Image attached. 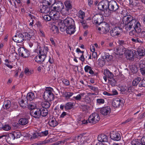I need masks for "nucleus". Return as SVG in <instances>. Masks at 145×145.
<instances>
[{"label": "nucleus", "mask_w": 145, "mask_h": 145, "mask_svg": "<svg viewBox=\"0 0 145 145\" xmlns=\"http://www.w3.org/2000/svg\"><path fill=\"white\" fill-rule=\"evenodd\" d=\"M121 30V28L115 27L110 31V33L111 36L113 37L118 36L120 34V31Z\"/></svg>", "instance_id": "obj_16"}, {"label": "nucleus", "mask_w": 145, "mask_h": 145, "mask_svg": "<svg viewBox=\"0 0 145 145\" xmlns=\"http://www.w3.org/2000/svg\"><path fill=\"white\" fill-rule=\"evenodd\" d=\"M57 6L54 7H51V10L49 14L52 16L55 19H57L59 17L60 12L62 13V14H66V12L64 10V6L63 4L61 2H59L56 4Z\"/></svg>", "instance_id": "obj_3"}, {"label": "nucleus", "mask_w": 145, "mask_h": 145, "mask_svg": "<svg viewBox=\"0 0 145 145\" xmlns=\"http://www.w3.org/2000/svg\"><path fill=\"white\" fill-rule=\"evenodd\" d=\"M21 136V133L18 131H14L12 133L10 134V137H11L13 140L20 138Z\"/></svg>", "instance_id": "obj_25"}, {"label": "nucleus", "mask_w": 145, "mask_h": 145, "mask_svg": "<svg viewBox=\"0 0 145 145\" xmlns=\"http://www.w3.org/2000/svg\"><path fill=\"white\" fill-rule=\"evenodd\" d=\"M92 56L93 58L96 59L97 57V53L95 52H92Z\"/></svg>", "instance_id": "obj_63"}, {"label": "nucleus", "mask_w": 145, "mask_h": 145, "mask_svg": "<svg viewBox=\"0 0 145 145\" xmlns=\"http://www.w3.org/2000/svg\"><path fill=\"white\" fill-rule=\"evenodd\" d=\"M101 27H97L96 29L101 34H106L109 33L110 30L109 25L105 22L102 23Z\"/></svg>", "instance_id": "obj_7"}, {"label": "nucleus", "mask_w": 145, "mask_h": 145, "mask_svg": "<svg viewBox=\"0 0 145 145\" xmlns=\"http://www.w3.org/2000/svg\"><path fill=\"white\" fill-rule=\"evenodd\" d=\"M119 45L118 46H122L123 47H125L126 46L127 44L126 41L122 40H119L118 42Z\"/></svg>", "instance_id": "obj_50"}, {"label": "nucleus", "mask_w": 145, "mask_h": 145, "mask_svg": "<svg viewBox=\"0 0 145 145\" xmlns=\"http://www.w3.org/2000/svg\"><path fill=\"white\" fill-rule=\"evenodd\" d=\"M14 140L12 139L11 137H10V134L7 138V141L9 144H12V141L13 140Z\"/></svg>", "instance_id": "obj_60"}, {"label": "nucleus", "mask_w": 145, "mask_h": 145, "mask_svg": "<svg viewBox=\"0 0 145 145\" xmlns=\"http://www.w3.org/2000/svg\"><path fill=\"white\" fill-rule=\"evenodd\" d=\"M104 74L107 77L108 79L113 78L114 76L112 73L108 69L106 70L104 72Z\"/></svg>", "instance_id": "obj_38"}, {"label": "nucleus", "mask_w": 145, "mask_h": 145, "mask_svg": "<svg viewBox=\"0 0 145 145\" xmlns=\"http://www.w3.org/2000/svg\"><path fill=\"white\" fill-rule=\"evenodd\" d=\"M64 3L66 8V9H65V12H66V14H67L69 10L72 8V1L69 0H67L64 2Z\"/></svg>", "instance_id": "obj_24"}, {"label": "nucleus", "mask_w": 145, "mask_h": 145, "mask_svg": "<svg viewBox=\"0 0 145 145\" xmlns=\"http://www.w3.org/2000/svg\"><path fill=\"white\" fill-rule=\"evenodd\" d=\"M43 18L47 21H49L51 19L50 17L49 16L47 15H45L43 17Z\"/></svg>", "instance_id": "obj_62"}, {"label": "nucleus", "mask_w": 145, "mask_h": 145, "mask_svg": "<svg viewBox=\"0 0 145 145\" xmlns=\"http://www.w3.org/2000/svg\"><path fill=\"white\" fill-rule=\"evenodd\" d=\"M112 93H111V96L117 95L118 93L117 91L116 90H113L112 91Z\"/></svg>", "instance_id": "obj_64"}, {"label": "nucleus", "mask_w": 145, "mask_h": 145, "mask_svg": "<svg viewBox=\"0 0 145 145\" xmlns=\"http://www.w3.org/2000/svg\"><path fill=\"white\" fill-rule=\"evenodd\" d=\"M51 11L50 8L47 5H41L40 7L39 11L42 13H47Z\"/></svg>", "instance_id": "obj_21"}, {"label": "nucleus", "mask_w": 145, "mask_h": 145, "mask_svg": "<svg viewBox=\"0 0 145 145\" xmlns=\"http://www.w3.org/2000/svg\"><path fill=\"white\" fill-rule=\"evenodd\" d=\"M27 16L29 20V22H35V17L34 16L30 13H28L27 14Z\"/></svg>", "instance_id": "obj_44"}, {"label": "nucleus", "mask_w": 145, "mask_h": 145, "mask_svg": "<svg viewBox=\"0 0 145 145\" xmlns=\"http://www.w3.org/2000/svg\"><path fill=\"white\" fill-rule=\"evenodd\" d=\"M18 51L19 55L24 58L27 57L30 55V51L23 47H20Z\"/></svg>", "instance_id": "obj_10"}, {"label": "nucleus", "mask_w": 145, "mask_h": 145, "mask_svg": "<svg viewBox=\"0 0 145 145\" xmlns=\"http://www.w3.org/2000/svg\"><path fill=\"white\" fill-rule=\"evenodd\" d=\"M108 83L112 86H115L116 84V81L113 78L108 79Z\"/></svg>", "instance_id": "obj_49"}, {"label": "nucleus", "mask_w": 145, "mask_h": 145, "mask_svg": "<svg viewBox=\"0 0 145 145\" xmlns=\"http://www.w3.org/2000/svg\"><path fill=\"white\" fill-rule=\"evenodd\" d=\"M40 108H36L31 110L30 112L31 115L35 118H39L40 116Z\"/></svg>", "instance_id": "obj_19"}, {"label": "nucleus", "mask_w": 145, "mask_h": 145, "mask_svg": "<svg viewBox=\"0 0 145 145\" xmlns=\"http://www.w3.org/2000/svg\"><path fill=\"white\" fill-rule=\"evenodd\" d=\"M11 106V101L9 100L4 101L3 105V107L4 109L7 110L10 108Z\"/></svg>", "instance_id": "obj_29"}, {"label": "nucleus", "mask_w": 145, "mask_h": 145, "mask_svg": "<svg viewBox=\"0 0 145 145\" xmlns=\"http://www.w3.org/2000/svg\"><path fill=\"white\" fill-rule=\"evenodd\" d=\"M22 33H17L12 37L13 40L17 43H21L24 41Z\"/></svg>", "instance_id": "obj_13"}, {"label": "nucleus", "mask_w": 145, "mask_h": 145, "mask_svg": "<svg viewBox=\"0 0 145 145\" xmlns=\"http://www.w3.org/2000/svg\"><path fill=\"white\" fill-rule=\"evenodd\" d=\"M77 14L78 17L82 19H83L85 16V13L81 10L78 11Z\"/></svg>", "instance_id": "obj_42"}, {"label": "nucleus", "mask_w": 145, "mask_h": 145, "mask_svg": "<svg viewBox=\"0 0 145 145\" xmlns=\"http://www.w3.org/2000/svg\"><path fill=\"white\" fill-rule=\"evenodd\" d=\"M27 107L29 110L31 111L36 109V105L34 103L31 102L29 103V105Z\"/></svg>", "instance_id": "obj_45"}, {"label": "nucleus", "mask_w": 145, "mask_h": 145, "mask_svg": "<svg viewBox=\"0 0 145 145\" xmlns=\"http://www.w3.org/2000/svg\"><path fill=\"white\" fill-rule=\"evenodd\" d=\"M45 3L49 6L52 5V6L56 3V0H45Z\"/></svg>", "instance_id": "obj_46"}, {"label": "nucleus", "mask_w": 145, "mask_h": 145, "mask_svg": "<svg viewBox=\"0 0 145 145\" xmlns=\"http://www.w3.org/2000/svg\"><path fill=\"white\" fill-rule=\"evenodd\" d=\"M105 60L103 58L102 59L99 58L97 61L98 64L100 67L103 66L105 64Z\"/></svg>", "instance_id": "obj_41"}, {"label": "nucleus", "mask_w": 145, "mask_h": 145, "mask_svg": "<svg viewBox=\"0 0 145 145\" xmlns=\"http://www.w3.org/2000/svg\"><path fill=\"white\" fill-rule=\"evenodd\" d=\"M61 80L65 86H69L70 85L69 80L64 78H62Z\"/></svg>", "instance_id": "obj_52"}, {"label": "nucleus", "mask_w": 145, "mask_h": 145, "mask_svg": "<svg viewBox=\"0 0 145 145\" xmlns=\"http://www.w3.org/2000/svg\"><path fill=\"white\" fill-rule=\"evenodd\" d=\"M93 68L88 65H86L84 67L85 71L86 72H89L91 75L94 74V72L92 70Z\"/></svg>", "instance_id": "obj_28"}, {"label": "nucleus", "mask_w": 145, "mask_h": 145, "mask_svg": "<svg viewBox=\"0 0 145 145\" xmlns=\"http://www.w3.org/2000/svg\"><path fill=\"white\" fill-rule=\"evenodd\" d=\"M122 100L119 98H116L113 101L112 105L114 107H119L121 104L122 103Z\"/></svg>", "instance_id": "obj_18"}, {"label": "nucleus", "mask_w": 145, "mask_h": 145, "mask_svg": "<svg viewBox=\"0 0 145 145\" xmlns=\"http://www.w3.org/2000/svg\"><path fill=\"white\" fill-rule=\"evenodd\" d=\"M87 87L89 89L91 90L95 93H97L99 92L98 89L97 87L93 86L89 84L87 85Z\"/></svg>", "instance_id": "obj_40"}, {"label": "nucleus", "mask_w": 145, "mask_h": 145, "mask_svg": "<svg viewBox=\"0 0 145 145\" xmlns=\"http://www.w3.org/2000/svg\"><path fill=\"white\" fill-rule=\"evenodd\" d=\"M48 123L50 127H55L58 124V123L56 120L55 118L50 119Z\"/></svg>", "instance_id": "obj_26"}, {"label": "nucleus", "mask_w": 145, "mask_h": 145, "mask_svg": "<svg viewBox=\"0 0 145 145\" xmlns=\"http://www.w3.org/2000/svg\"><path fill=\"white\" fill-rule=\"evenodd\" d=\"M102 58L105 60L106 61H107V62H108L111 60L112 56L110 55L109 53L105 52Z\"/></svg>", "instance_id": "obj_32"}, {"label": "nucleus", "mask_w": 145, "mask_h": 145, "mask_svg": "<svg viewBox=\"0 0 145 145\" xmlns=\"http://www.w3.org/2000/svg\"><path fill=\"white\" fill-rule=\"evenodd\" d=\"M48 50V47L47 46H44L43 49L40 48L38 54L39 56H37L35 58V61L40 63H41L44 61L47 57V54Z\"/></svg>", "instance_id": "obj_4"}, {"label": "nucleus", "mask_w": 145, "mask_h": 145, "mask_svg": "<svg viewBox=\"0 0 145 145\" xmlns=\"http://www.w3.org/2000/svg\"><path fill=\"white\" fill-rule=\"evenodd\" d=\"M40 109V116H46L48 114V111L47 109L41 108Z\"/></svg>", "instance_id": "obj_36"}, {"label": "nucleus", "mask_w": 145, "mask_h": 145, "mask_svg": "<svg viewBox=\"0 0 145 145\" xmlns=\"http://www.w3.org/2000/svg\"><path fill=\"white\" fill-rule=\"evenodd\" d=\"M34 71L33 69H30L27 68H26L25 69V73L28 75H30L33 73Z\"/></svg>", "instance_id": "obj_48"}, {"label": "nucleus", "mask_w": 145, "mask_h": 145, "mask_svg": "<svg viewBox=\"0 0 145 145\" xmlns=\"http://www.w3.org/2000/svg\"><path fill=\"white\" fill-rule=\"evenodd\" d=\"M53 89L51 87L48 88L44 93L43 97L45 100L51 101L54 100V95L52 91Z\"/></svg>", "instance_id": "obj_6"}, {"label": "nucleus", "mask_w": 145, "mask_h": 145, "mask_svg": "<svg viewBox=\"0 0 145 145\" xmlns=\"http://www.w3.org/2000/svg\"><path fill=\"white\" fill-rule=\"evenodd\" d=\"M141 80V78L139 77H137L135 78L132 82V85L134 86H136Z\"/></svg>", "instance_id": "obj_34"}, {"label": "nucleus", "mask_w": 145, "mask_h": 145, "mask_svg": "<svg viewBox=\"0 0 145 145\" xmlns=\"http://www.w3.org/2000/svg\"><path fill=\"white\" fill-rule=\"evenodd\" d=\"M92 20L94 23L99 25L103 22L104 18L102 14H96L93 17Z\"/></svg>", "instance_id": "obj_9"}, {"label": "nucleus", "mask_w": 145, "mask_h": 145, "mask_svg": "<svg viewBox=\"0 0 145 145\" xmlns=\"http://www.w3.org/2000/svg\"><path fill=\"white\" fill-rule=\"evenodd\" d=\"M35 94L33 92L28 93L27 95L26 98L27 101H31L35 98Z\"/></svg>", "instance_id": "obj_31"}, {"label": "nucleus", "mask_w": 145, "mask_h": 145, "mask_svg": "<svg viewBox=\"0 0 145 145\" xmlns=\"http://www.w3.org/2000/svg\"><path fill=\"white\" fill-rule=\"evenodd\" d=\"M73 94V93L66 92L65 94V96L66 99H68L72 96Z\"/></svg>", "instance_id": "obj_55"}, {"label": "nucleus", "mask_w": 145, "mask_h": 145, "mask_svg": "<svg viewBox=\"0 0 145 145\" xmlns=\"http://www.w3.org/2000/svg\"><path fill=\"white\" fill-rule=\"evenodd\" d=\"M126 48L122 46H117L114 50V53L116 55H122L124 53Z\"/></svg>", "instance_id": "obj_14"}, {"label": "nucleus", "mask_w": 145, "mask_h": 145, "mask_svg": "<svg viewBox=\"0 0 145 145\" xmlns=\"http://www.w3.org/2000/svg\"><path fill=\"white\" fill-rule=\"evenodd\" d=\"M134 55L133 52L131 50L127 51L125 54V56L128 60L130 61H133L134 58Z\"/></svg>", "instance_id": "obj_20"}, {"label": "nucleus", "mask_w": 145, "mask_h": 145, "mask_svg": "<svg viewBox=\"0 0 145 145\" xmlns=\"http://www.w3.org/2000/svg\"><path fill=\"white\" fill-rule=\"evenodd\" d=\"M65 110L67 111L71 109L73 106V103L71 102H67L65 105Z\"/></svg>", "instance_id": "obj_39"}, {"label": "nucleus", "mask_w": 145, "mask_h": 145, "mask_svg": "<svg viewBox=\"0 0 145 145\" xmlns=\"http://www.w3.org/2000/svg\"><path fill=\"white\" fill-rule=\"evenodd\" d=\"M108 9L110 11H115L119 8L117 3L114 1H111L110 2L108 1Z\"/></svg>", "instance_id": "obj_11"}, {"label": "nucleus", "mask_w": 145, "mask_h": 145, "mask_svg": "<svg viewBox=\"0 0 145 145\" xmlns=\"http://www.w3.org/2000/svg\"><path fill=\"white\" fill-rule=\"evenodd\" d=\"M18 122L19 124L21 125H25L27 124L28 122V120L26 118H22L20 119Z\"/></svg>", "instance_id": "obj_30"}, {"label": "nucleus", "mask_w": 145, "mask_h": 145, "mask_svg": "<svg viewBox=\"0 0 145 145\" xmlns=\"http://www.w3.org/2000/svg\"><path fill=\"white\" fill-rule=\"evenodd\" d=\"M105 101L102 99H98L96 100V104L99 105L103 104L104 103Z\"/></svg>", "instance_id": "obj_53"}, {"label": "nucleus", "mask_w": 145, "mask_h": 145, "mask_svg": "<svg viewBox=\"0 0 145 145\" xmlns=\"http://www.w3.org/2000/svg\"><path fill=\"white\" fill-rule=\"evenodd\" d=\"M19 103L20 106L23 108H26L28 105V103L26 100H21L19 101Z\"/></svg>", "instance_id": "obj_27"}, {"label": "nucleus", "mask_w": 145, "mask_h": 145, "mask_svg": "<svg viewBox=\"0 0 145 145\" xmlns=\"http://www.w3.org/2000/svg\"><path fill=\"white\" fill-rule=\"evenodd\" d=\"M140 71L142 75L145 74V69L144 68L142 67L141 65H140Z\"/></svg>", "instance_id": "obj_61"}, {"label": "nucleus", "mask_w": 145, "mask_h": 145, "mask_svg": "<svg viewBox=\"0 0 145 145\" xmlns=\"http://www.w3.org/2000/svg\"><path fill=\"white\" fill-rule=\"evenodd\" d=\"M84 95V93H82L76 96H74L73 98L76 100H80L81 99L82 96H83Z\"/></svg>", "instance_id": "obj_54"}, {"label": "nucleus", "mask_w": 145, "mask_h": 145, "mask_svg": "<svg viewBox=\"0 0 145 145\" xmlns=\"http://www.w3.org/2000/svg\"><path fill=\"white\" fill-rule=\"evenodd\" d=\"M48 134V131L45 130L41 132L34 133L32 137H33V139H35L36 138H40L42 137L46 136Z\"/></svg>", "instance_id": "obj_15"}, {"label": "nucleus", "mask_w": 145, "mask_h": 145, "mask_svg": "<svg viewBox=\"0 0 145 145\" xmlns=\"http://www.w3.org/2000/svg\"><path fill=\"white\" fill-rule=\"evenodd\" d=\"M131 40L133 42H138V43H142V41L140 40L139 38H132Z\"/></svg>", "instance_id": "obj_59"}, {"label": "nucleus", "mask_w": 145, "mask_h": 145, "mask_svg": "<svg viewBox=\"0 0 145 145\" xmlns=\"http://www.w3.org/2000/svg\"><path fill=\"white\" fill-rule=\"evenodd\" d=\"M51 31L53 33H57L59 31L58 27L57 26L54 25L51 29Z\"/></svg>", "instance_id": "obj_43"}, {"label": "nucleus", "mask_w": 145, "mask_h": 145, "mask_svg": "<svg viewBox=\"0 0 145 145\" xmlns=\"http://www.w3.org/2000/svg\"><path fill=\"white\" fill-rule=\"evenodd\" d=\"M123 22L125 24L124 27L127 31H129L132 28L134 29L129 32L130 35L132 36L136 32L138 33L141 32L140 24L137 21L136 17H133L130 15L125 16L123 18Z\"/></svg>", "instance_id": "obj_1"}, {"label": "nucleus", "mask_w": 145, "mask_h": 145, "mask_svg": "<svg viewBox=\"0 0 145 145\" xmlns=\"http://www.w3.org/2000/svg\"><path fill=\"white\" fill-rule=\"evenodd\" d=\"M130 4L133 7H138L140 5V3L137 0H129Z\"/></svg>", "instance_id": "obj_35"}, {"label": "nucleus", "mask_w": 145, "mask_h": 145, "mask_svg": "<svg viewBox=\"0 0 145 145\" xmlns=\"http://www.w3.org/2000/svg\"><path fill=\"white\" fill-rule=\"evenodd\" d=\"M107 136L104 134H101L98 137V140L99 142H106L108 141Z\"/></svg>", "instance_id": "obj_22"}, {"label": "nucleus", "mask_w": 145, "mask_h": 145, "mask_svg": "<svg viewBox=\"0 0 145 145\" xmlns=\"http://www.w3.org/2000/svg\"><path fill=\"white\" fill-rule=\"evenodd\" d=\"M140 37L145 39V29H143L142 31L139 34Z\"/></svg>", "instance_id": "obj_58"}, {"label": "nucleus", "mask_w": 145, "mask_h": 145, "mask_svg": "<svg viewBox=\"0 0 145 145\" xmlns=\"http://www.w3.org/2000/svg\"><path fill=\"white\" fill-rule=\"evenodd\" d=\"M137 52L138 55L140 56H143L145 55V50L142 47L138 48Z\"/></svg>", "instance_id": "obj_33"}, {"label": "nucleus", "mask_w": 145, "mask_h": 145, "mask_svg": "<svg viewBox=\"0 0 145 145\" xmlns=\"http://www.w3.org/2000/svg\"><path fill=\"white\" fill-rule=\"evenodd\" d=\"M11 129L10 126L8 124H5L4 125H2L1 129L6 131H8Z\"/></svg>", "instance_id": "obj_51"}, {"label": "nucleus", "mask_w": 145, "mask_h": 145, "mask_svg": "<svg viewBox=\"0 0 145 145\" xmlns=\"http://www.w3.org/2000/svg\"><path fill=\"white\" fill-rule=\"evenodd\" d=\"M108 1L103 0L101 1L98 5V8L99 10L104 12V15L105 17H108L110 15V12L107 11Z\"/></svg>", "instance_id": "obj_5"}, {"label": "nucleus", "mask_w": 145, "mask_h": 145, "mask_svg": "<svg viewBox=\"0 0 145 145\" xmlns=\"http://www.w3.org/2000/svg\"><path fill=\"white\" fill-rule=\"evenodd\" d=\"M111 109L109 106H107L101 108L100 112L103 115L105 116L109 115L110 113Z\"/></svg>", "instance_id": "obj_17"}, {"label": "nucleus", "mask_w": 145, "mask_h": 145, "mask_svg": "<svg viewBox=\"0 0 145 145\" xmlns=\"http://www.w3.org/2000/svg\"><path fill=\"white\" fill-rule=\"evenodd\" d=\"M135 145H145V136H143L141 139V143L139 142H136L134 143Z\"/></svg>", "instance_id": "obj_47"}, {"label": "nucleus", "mask_w": 145, "mask_h": 145, "mask_svg": "<svg viewBox=\"0 0 145 145\" xmlns=\"http://www.w3.org/2000/svg\"><path fill=\"white\" fill-rule=\"evenodd\" d=\"M138 86L140 88L145 87V80L144 79H141L140 83L138 84Z\"/></svg>", "instance_id": "obj_57"}, {"label": "nucleus", "mask_w": 145, "mask_h": 145, "mask_svg": "<svg viewBox=\"0 0 145 145\" xmlns=\"http://www.w3.org/2000/svg\"><path fill=\"white\" fill-rule=\"evenodd\" d=\"M60 30L61 31H66V33L69 34H73L76 31V27L74 20L67 17L64 20L63 23L59 24Z\"/></svg>", "instance_id": "obj_2"}, {"label": "nucleus", "mask_w": 145, "mask_h": 145, "mask_svg": "<svg viewBox=\"0 0 145 145\" xmlns=\"http://www.w3.org/2000/svg\"><path fill=\"white\" fill-rule=\"evenodd\" d=\"M49 101H46L42 102L41 103V105L43 107L42 108L47 109L49 108L50 104Z\"/></svg>", "instance_id": "obj_37"}, {"label": "nucleus", "mask_w": 145, "mask_h": 145, "mask_svg": "<svg viewBox=\"0 0 145 145\" xmlns=\"http://www.w3.org/2000/svg\"><path fill=\"white\" fill-rule=\"evenodd\" d=\"M130 68L131 71L133 73H135L137 71V68L135 65L130 66Z\"/></svg>", "instance_id": "obj_56"}, {"label": "nucleus", "mask_w": 145, "mask_h": 145, "mask_svg": "<svg viewBox=\"0 0 145 145\" xmlns=\"http://www.w3.org/2000/svg\"><path fill=\"white\" fill-rule=\"evenodd\" d=\"M100 119V117L99 114L93 113L89 116L88 121L89 123L94 124L97 123Z\"/></svg>", "instance_id": "obj_8"}, {"label": "nucleus", "mask_w": 145, "mask_h": 145, "mask_svg": "<svg viewBox=\"0 0 145 145\" xmlns=\"http://www.w3.org/2000/svg\"><path fill=\"white\" fill-rule=\"evenodd\" d=\"M110 138L112 140L118 141L121 139L120 135L119 133L116 131H112L110 134Z\"/></svg>", "instance_id": "obj_12"}, {"label": "nucleus", "mask_w": 145, "mask_h": 145, "mask_svg": "<svg viewBox=\"0 0 145 145\" xmlns=\"http://www.w3.org/2000/svg\"><path fill=\"white\" fill-rule=\"evenodd\" d=\"M22 35L23 36V39L24 41L28 42V41L33 40L31 38L32 35H31L27 32H24L22 33Z\"/></svg>", "instance_id": "obj_23"}]
</instances>
